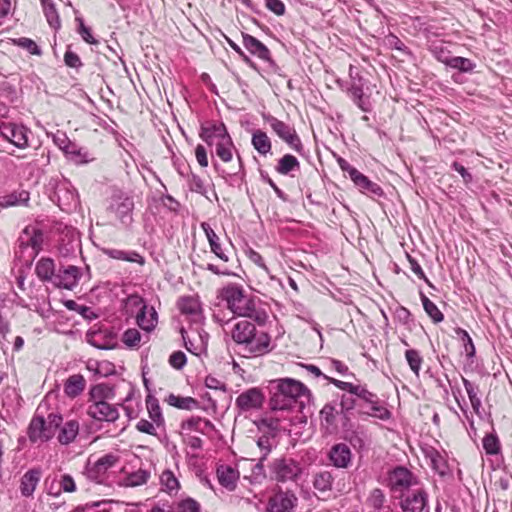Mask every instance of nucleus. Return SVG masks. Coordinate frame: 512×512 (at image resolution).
<instances>
[{
    "label": "nucleus",
    "instance_id": "obj_64",
    "mask_svg": "<svg viewBox=\"0 0 512 512\" xmlns=\"http://www.w3.org/2000/svg\"><path fill=\"white\" fill-rule=\"evenodd\" d=\"M265 6L277 16L284 15L286 11L285 4L281 0H265Z\"/></svg>",
    "mask_w": 512,
    "mask_h": 512
},
{
    "label": "nucleus",
    "instance_id": "obj_44",
    "mask_svg": "<svg viewBox=\"0 0 512 512\" xmlns=\"http://www.w3.org/2000/svg\"><path fill=\"white\" fill-rule=\"evenodd\" d=\"M405 359L412 372L418 377L423 363V358L419 351L415 349H407L405 351Z\"/></svg>",
    "mask_w": 512,
    "mask_h": 512
},
{
    "label": "nucleus",
    "instance_id": "obj_47",
    "mask_svg": "<svg viewBox=\"0 0 512 512\" xmlns=\"http://www.w3.org/2000/svg\"><path fill=\"white\" fill-rule=\"evenodd\" d=\"M252 144L254 148L260 153V154H267L271 149V143L267 135L259 130L257 133L253 134L252 137Z\"/></svg>",
    "mask_w": 512,
    "mask_h": 512
},
{
    "label": "nucleus",
    "instance_id": "obj_25",
    "mask_svg": "<svg viewBox=\"0 0 512 512\" xmlns=\"http://www.w3.org/2000/svg\"><path fill=\"white\" fill-rule=\"evenodd\" d=\"M462 382L465 387L466 393L468 395V398L470 400L472 409L476 415L479 417H482L481 407L482 402L479 396L480 390L479 386L470 380L462 377Z\"/></svg>",
    "mask_w": 512,
    "mask_h": 512
},
{
    "label": "nucleus",
    "instance_id": "obj_48",
    "mask_svg": "<svg viewBox=\"0 0 512 512\" xmlns=\"http://www.w3.org/2000/svg\"><path fill=\"white\" fill-rule=\"evenodd\" d=\"M125 308L129 314H134L137 312H142L149 308L143 298L137 294H132L128 296L125 300Z\"/></svg>",
    "mask_w": 512,
    "mask_h": 512
},
{
    "label": "nucleus",
    "instance_id": "obj_46",
    "mask_svg": "<svg viewBox=\"0 0 512 512\" xmlns=\"http://www.w3.org/2000/svg\"><path fill=\"white\" fill-rule=\"evenodd\" d=\"M178 308L183 314L196 315L200 311V304L193 297H182L178 302Z\"/></svg>",
    "mask_w": 512,
    "mask_h": 512
},
{
    "label": "nucleus",
    "instance_id": "obj_3",
    "mask_svg": "<svg viewBox=\"0 0 512 512\" xmlns=\"http://www.w3.org/2000/svg\"><path fill=\"white\" fill-rule=\"evenodd\" d=\"M62 424V416L50 413L47 418L35 415L28 427V437L32 443H43L52 439Z\"/></svg>",
    "mask_w": 512,
    "mask_h": 512
},
{
    "label": "nucleus",
    "instance_id": "obj_27",
    "mask_svg": "<svg viewBox=\"0 0 512 512\" xmlns=\"http://www.w3.org/2000/svg\"><path fill=\"white\" fill-rule=\"evenodd\" d=\"M136 321L138 326L147 332L152 331L158 322L157 312L154 307H149L142 312H137Z\"/></svg>",
    "mask_w": 512,
    "mask_h": 512
},
{
    "label": "nucleus",
    "instance_id": "obj_36",
    "mask_svg": "<svg viewBox=\"0 0 512 512\" xmlns=\"http://www.w3.org/2000/svg\"><path fill=\"white\" fill-rule=\"evenodd\" d=\"M166 402L173 407L183 410H193L198 407V401L192 397H182L170 394L166 398Z\"/></svg>",
    "mask_w": 512,
    "mask_h": 512
},
{
    "label": "nucleus",
    "instance_id": "obj_4",
    "mask_svg": "<svg viewBox=\"0 0 512 512\" xmlns=\"http://www.w3.org/2000/svg\"><path fill=\"white\" fill-rule=\"evenodd\" d=\"M199 136L223 162L232 160L235 146L227 130H201Z\"/></svg>",
    "mask_w": 512,
    "mask_h": 512
},
{
    "label": "nucleus",
    "instance_id": "obj_16",
    "mask_svg": "<svg viewBox=\"0 0 512 512\" xmlns=\"http://www.w3.org/2000/svg\"><path fill=\"white\" fill-rule=\"evenodd\" d=\"M118 461V456L106 454L99 458L92 466L88 468V477L96 482H102L106 472L112 468Z\"/></svg>",
    "mask_w": 512,
    "mask_h": 512
},
{
    "label": "nucleus",
    "instance_id": "obj_6",
    "mask_svg": "<svg viewBox=\"0 0 512 512\" xmlns=\"http://www.w3.org/2000/svg\"><path fill=\"white\" fill-rule=\"evenodd\" d=\"M271 479L278 483L296 482L302 474L299 462L289 457H279L269 464Z\"/></svg>",
    "mask_w": 512,
    "mask_h": 512
},
{
    "label": "nucleus",
    "instance_id": "obj_13",
    "mask_svg": "<svg viewBox=\"0 0 512 512\" xmlns=\"http://www.w3.org/2000/svg\"><path fill=\"white\" fill-rule=\"evenodd\" d=\"M427 503L428 495L423 489L407 491L400 495L399 505L402 512H422Z\"/></svg>",
    "mask_w": 512,
    "mask_h": 512
},
{
    "label": "nucleus",
    "instance_id": "obj_54",
    "mask_svg": "<svg viewBox=\"0 0 512 512\" xmlns=\"http://www.w3.org/2000/svg\"><path fill=\"white\" fill-rule=\"evenodd\" d=\"M264 461L259 457L258 462L253 466L250 476L252 484H261L267 478Z\"/></svg>",
    "mask_w": 512,
    "mask_h": 512
},
{
    "label": "nucleus",
    "instance_id": "obj_15",
    "mask_svg": "<svg viewBox=\"0 0 512 512\" xmlns=\"http://www.w3.org/2000/svg\"><path fill=\"white\" fill-rule=\"evenodd\" d=\"M264 401L263 393L258 388H250L242 392L236 398V406L242 411H249L258 409L262 406Z\"/></svg>",
    "mask_w": 512,
    "mask_h": 512
},
{
    "label": "nucleus",
    "instance_id": "obj_55",
    "mask_svg": "<svg viewBox=\"0 0 512 512\" xmlns=\"http://www.w3.org/2000/svg\"><path fill=\"white\" fill-rule=\"evenodd\" d=\"M483 448L488 455H496L500 451V441L495 434H487L483 438Z\"/></svg>",
    "mask_w": 512,
    "mask_h": 512
},
{
    "label": "nucleus",
    "instance_id": "obj_23",
    "mask_svg": "<svg viewBox=\"0 0 512 512\" xmlns=\"http://www.w3.org/2000/svg\"><path fill=\"white\" fill-rule=\"evenodd\" d=\"M115 397V389L106 383L93 385L88 393V404L95 402H108Z\"/></svg>",
    "mask_w": 512,
    "mask_h": 512
},
{
    "label": "nucleus",
    "instance_id": "obj_49",
    "mask_svg": "<svg viewBox=\"0 0 512 512\" xmlns=\"http://www.w3.org/2000/svg\"><path fill=\"white\" fill-rule=\"evenodd\" d=\"M274 438L275 437H272L270 435L262 434L256 440V445H257V447L259 448V450L261 452V456L260 457L262 458V460H266L267 459L268 455L272 451V448L275 446L274 445Z\"/></svg>",
    "mask_w": 512,
    "mask_h": 512
},
{
    "label": "nucleus",
    "instance_id": "obj_41",
    "mask_svg": "<svg viewBox=\"0 0 512 512\" xmlns=\"http://www.w3.org/2000/svg\"><path fill=\"white\" fill-rule=\"evenodd\" d=\"M299 161L291 154H286L279 159L276 170L278 173L287 175L296 168H299Z\"/></svg>",
    "mask_w": 512,
    "mask_h": 512
},
{
    "label": "nucleus",
    "instance_id": "obj_38",
    "mask_svg": "<svg viewBox=\"0 0 512 512\" xmlns=\"http://www.w3.org/2000/svg\"><path fill=\"white\" fill-rule=\"evenodd\" d=\"M55 194L58 198V206L62 210H69L71 206L76 205L78 202L77 195L63 187H58Z\"/></svg>",
    "mask_w": 512,
    "mask_h": 512
},
{
    "label": "nucleus",
    "instance_id": "obj_60",
    "mask_svg": "<svg viewBox=\"0 0 512 512\" xmlns=\"http://www.w3.org/2000/svg\"><path fill=\"white\" fill-rule=\"evenodd\" d=\"M141 340V334L137 329H128L123 333L122 341L128 347L138 346Z\"/></svg>",
    "mask_w": 512,
    "mask_h": 512
},
{
    "label": "nucleus",
    "instance_id": "obj_53",
    "mask_svg": "<svg viewBox=\"0 0 512 512\" xmlns=\"http://www.w3.org/2000/svg\"><path fill=\"white\" fill-rule=\"evenodd\" d=\"M160 481L163 487H165L166 491L172 493L173 491H178L180 484L176 476L171 470H165L162 472L160 476Z\"/></svg>",
    "mask_w": 512,
    "mask_h": 512
},
{
    "label": "nucleus",
    "instance_id": "obj_33",
    "mask_svg": "<svg viewBox=\"0 0 512 512\" xmlns=\"http://www.w3.org/2000/svg\"><path fill=\"white\" fill-rule=\"evenodd\" d=\"M353 183L360 189L363 193H370L376 196H381L383 194L382 188L377 184L368 179L361 172L356 176L353 180Z\"/></svg>",
    "mask_w": 512,
    "mask_h": 512
},
{
    "label": "nucleus",
    "instance_id": "obj_9",
    "mask_svg": "<svg viewBox=\"0 0 512 512\" xmlns=\"http://www.w3.org/2000/svg\"><path fill=\"white\" fill-rule=\"evenodd\" d=\"M43 241V232L36 227L28 226L18 239V248L22 254L30 249L29 257L35 258L42 249Z\"/></svg>",
    "mask_w": 512,
    "mask_h": 512
},
{
    "label": "nucleus",
    "instance_id": "obj_58",
    "mask_svg": "<svg viewBox=\"0 0 512 512\" xmlns=\"http://www.w3.org/2000/svg\"><path fill=\"white\" fill-rule=\"evenodd\" d=\"M456 334L461 338L464 343L465 352L468 357H473L475 355V346L473 344L472 338L468 334V332L462 328L456 329Z\"/></svg>",
    "mask_w": 512,
    "mask_h": 512
},
{
    "label": "nucleus",
    "instance_id": "obj_42",
    "mask_svg": "<svg viewBox=\"0 0 512 512\" xmlns=\"http://www.w3.org/2000/svg\"><path fill=\"white\" fill-rule=\"evenodd\" d=\"M333 477L330 472L323 471L315 475L313 486L320 492L330 491L332 489Z\"/></svg>",
    "mask_w": 512,
    "mask_h": 512
},
{
    "label": "nucleus",
    "instance_id": "obj_12",
    "mask_svg": "<svg viewBox=\"0 0 512 512\" xmlns=\"http://www.w3.org/2000/svg\"><path fill=\"white\" fill-rule=\"evenodd\" d=\"M86 413L96 421L108 423H114L120 416L117 407L108 402L89 403Z\"/></svg>",
    "mask_w": 512,
    "mask_h": 512
},
{
    "label": "nucleus",
    "instance_id": "obj_10",
    "mask_svg": "<svg viewBox=\"0 0 512 512\" xmlns=\"http://www.w3.org/2000/svg\"><path fill=\"white\" fill-rule=\"evenodd\" d=\"M388 483L392 491L402 494L417 485L418 480L410 470L403 466H397L389 473Z\"/></svg>",
    "mask_w": 512,
    "mask_h": 512
},
{
    "label": "nucleus",
    "instance_id": "obj_18",
    "mask_svg": "<svg viewBox=\"0 0 512 512\" xmlns=\"http://www.w3.org/2000/svg\"><path fill=\"white\" fill-rule=\"evenodd\" d=\"M244 47L254 56L263 61H271V52L266 45L254 36L242 33Z\"/></svg>",
    "mask_w": 512,
    "mask_h": 512
},
{
    "label": "nucleus",
    "instance_id": "obj_51",
    "mask_svg": "<svg viewBox=\"0 0 512 512\" xmlns=\"http://www.w3.org/2000/svg\"><path fill=\"white\" fill-rule=\"evenodd\" d=\"M258 429L262 434H267L276 437L279 429V420L274 418L261 419L257 423Z\"/></svg>",
    "mask_w": 512,
    "mask_h": 512
},
{
    "label": "nucleus",
    "instance_id": "obj_39",
    "mask_svg": "<svg viewBox=\"0 0 512 512\" xmlns=\"http://www.w3.org/2000/svg\"><path fill=\"white\" fill-rule=\"evenodd\" d=\"M150 478V472L145 469H138L130 474H128L124 480L123 484L126 487H136L143 484H146Z\"/></svg>",
    "mask_w": 512,
    "mask_h": 512
},
{
    "label": "nucleus",
    "instance_id": "obj_57",
    "mask_svg": "<svg viewBox=\"0 0 512 512\" xmlns=\"http://www.w3.org/2000/svg\"><path fill=\"white\" fill-rule=\"evenodd\" d=\"M370 507L373 509L379 511L383 508L384 502H385V495L384 492L379 489L375 488L371 491L368 499H367Z\"/></svg>",
    "mask_w": 512,
    "mask_h": 512
},
{
    "label": "nucleus",
    "instance_id": "obj_21",
    "mask_svg": "<svg viewBox=\"0 0 512 512\" xmlns=\"http://www.w3.org/2000/svg\"><path fill=\"white\" fill-rule=\"evenodd\" d=\"M80 425L75 419L62 421V424L57 429L58 435L57 440L61 445H69L73 443L79 434Z\"/></svg>",
    "mask_w": 512,
    "mask_h": 512
},
{
    "label": "nucleus",
    "instance_id": "obj_35",
    "mask_svg": "<svg viewBox=\"0 0 512 512\" xmlns=\"http://www.w3.org/2000/svg\"><path fill=\"white\" fill-rule=\"evenodd\" d=\"M349 95L351 96L354 103L362 110L369 111L371 108V103L369 98L364 94L363 89L358 84L354 83L348 90Z\"/></svg>",
    "mask_w": 512,
    "mask_h": 512
},
{
    "label": "nucleus",
    "instance_id": "obj_45",
    "mask_svg": "<svg viewBox=\"0 0 512 512\" xmlns=\"http://www.w3.org/2000/svg\"><path fill=\"white\" fill-rule=\"evenodd\" d=\"M213 424L201 417H191L182 423V428L185 430H195L204 433L206 428H212Z\"/></svg>",
    "mask_w": 512,
    "mask_h": 512
},
{
    "label": "nucleus",
    "instance_id": "obj_22",
    "mask_svg": "<svg viewBox=\"0 0 512 512\" xmlns=\"http://www.w3.org/2000/svg\"><path fill=\"white\" fill-rule=\"evenodd\" d=\"M329 459L335 467L347 468L351 462V450L344 443L336 444L329 452Z\"/></svg>",
    "mask_w": 512,
    "mask_h": 512
},
{
    "label": "nucleus",
    "instance_id": "obj_14",
    "mask_svg": "<svg viewBox=\"0 0 512 512\" xmlns=\"http://www.w3.org/2000/svg\"><path fill=\"white\" fill-rule=\"evenodd\" d=\"M80 277V269L77 266L68 265L59 269L53 280V284L58 288L72 290L77 286Z\"/></svg>",
    "mask_w": 512,
    "mask_h": 512
},
{
    "label": "nucleus",
    "instance_id": "obj_56",
    "mask_svg": "<svg viewBox=\"0 0 512 512\" xmlns=\"http://www.w3.org/2000/svg\"><path fill=\"white\" fill-rule=\"evenodd\" d=\"M337 410L336 406L332 403H327L320 411V418L322 422H325L327 426L335 424Z\"/></svg>",
    "mask_w": 512,
    "mask_h": 512
},
{
    "label": "nucleus",
    "instance_id": "obj_1",
    "mask_svg": "<svg viewBox=\"0 0 512 512\" xmlns=\"http://www.w3.org/2000/svg\"><path fill=\"white\" fill-rule=\"evenodd\" d=\"M231 337L238 347V353L246 358L260 357L272 350L270 335L258 332L256 326L248 320L236 322Z\"/></svg>",
    "mask_w": 512,
    "mask_h": 512
},
{
    "label": "nucleus",
    "instance_id": "obj_59",
    "mask_svg": "<svg viewBox=\"0 0 512 512\" xmlns=\"http://www.w3.org/2000/svg\"><path fill=\"white\" fill-rule=\"evenodd\" d=\"M174 512H200V504L192 498L180 501Z\"/></svg>",
    "mask_w": 512,
    "mask_h": 512
},
{
    "label": "nucleus",
    "instance_id": "obj_24",
    "mask_svg": "<svg viewBox=\"0 0 512 512\" xmlns=\"http://www.w3.org/2000/svg\"><path fill=\"white\" fill-rule=\"evenodd\" d=\"M86 387V380L81 374L69 376L64 383V393L69 398H76Z\"/></svg>",
    "mask_w": 512,
    "mask_h": 512
},
{
    "label": "nucleus",
    "instance_id": "obj_28",
    "mask_svg": "<svg viewBox=\"0 0 512 512\" xmlns=\"http://www.w3.org/2000/svg\"><path fill=\"white\" fill-rule=\"evenodd\" d=\"M201 228L203 229L206 237H207V240L209 242V245H210V248H211V251L218 257L220 258L221 260L227 262L228 261V256L223 252L222 248H221V245H220V242H219V237L217 236V234L215 233V231L211 228V226L206 223V222H203L201 224Z\"/></svg>",
    "mask_w": 512,
    "mask_h": 512
},
{
    "label": "nucleus",
    "instance_id": "obj_17",
    "mask_svg": "<svg viewBox=\"0 0 512 512\" xmlns=\"http://www.w3.org/2000/svg\"><path fill=\"white\" fill-rule=\"evenodd\" d=\"M305 406L304 402H296L281 392L277 391L270 399V407L273 411H297L302 412Z\"/></svg>",
    "mask_w": 512,
    "mask_h": 512
},
{
    "label": "nucleus",
    "instance_id": "obj_50",
    "mask_svg": "<svg viewBox=\"0 0 512 512\" xmlns=\"http://www.w3.org/2000/svg\"><path fill=\"white\" fill-rule=\"evenodd\" d=\"M280 138L290 145L291 148L300 152L303 148L302 143L296 130H276Z\"/></svg>",
    "mask_w": 512,
    "mask_h": 512
},
{
    "label": "nucleus",
    "instance_id": "obj_8",
    "mask_svg": "<svg viewBox=\"0 0 512 512\" xmlns=\"http://www.w3.org/2000/svg\"><path fill=\"white\" fill-rule=\"evenodd\" d=\"M298 501L294 491L277 487L267 499L265 512H295Z\"/></svg>",
    "mask_w": 512,
    "mask_h": 512
},
{
    "label": "nucleus",
    "instance_id": "obj_5",
    "mask_svg": "<svg viewBox=\"0 0 512 512\" xmlns=\"http://www.w3.org/2000/svg\"><path fill=\"white\" fill-rule=\"evenodd\" d=\"M355 395L358 396L359 415L371 416L380 420H388L391 412L381 404L378 396L366 387L359 386Z\"/></svg>",
    "mask_w": 512,
    "mask_h": 512
},
{
    "label": "nucleus",
    "instance_id": "obj_63",
    "mask_svg": "<svg viewBox=\"0 0 512 512\" xmlns=\"http://www.w3.org/2000/svg\"><path fill=\"white\" fill-rule=\"evenodd\" d=\"M61 492L72 493L76 491V484L74 479L69 474H63L59 481Z\"/></svg>",
    "mask_w": 512,
    "mask_h": 512
},
{
    "label": "nucleus",
    "instance_id": "obj_62",
    "mask_svg": "<svg viewBox=\"0 0 512 512\" xmlns=\"http://www.w3.org/2000/svg\"><path fill=\"white\" fill-rule=\"evenodd\" d=\"M136 429L139 432L155 436L157 434L156 424L153 421H148L146 419H140L136 424Z\"/></svg>",
    "mask_w": 512,
    "mask_h": 512
},
{
    "label": "nucleus",
    "instance_id": "obj_20",
    "mask_svg": "<svg viewBox=\"0 0 512 512\" xmlns=\"http://www.w3.org/2000/svg\"><path fill=\"white\" fill-rule=\"evenodd\" d=\"M41 470L33 468L23 474L20 480V492L24 497H31L41 479Z\"/></svg>",
    "mask_w": 512,
    "mask_h": 512
},
{
    "label": "nucleus",
    "instance_id": "obj_40",
    "mask_svg": "<svg viewBox=\"0 0 512 512\" xmlns=\"http://www.w3.org/2000/svg\"><path fill=\"white\" fill-rule=\"evenodd\" d=\"M420 298L423 304V308L427 315L432 319L434 323H440L444 319L443 313L438 309L435 303H433L423 292H420Z\"/></svg>",
    "mask_w": 512,
    "mask_h": 512
},
{
    "label": "nucleus",
    "instance_id": "obj_19",
    "mask_svg": "<svg viewBox=\"0 0 512 512\" xmlns=\"http://www.w3.org/2000/svg\"><path fill=\"white\" fill-rule=\"evenodd\" d=\"M216 473L221 486L230 492L236 489L240 477V473L236 468L230 465H220Z\"/></svg>",
    "mask_w": 512,
    "mask_h": 512
},
{
    "label": "nucleus",
    "instance_id": "obj_2",
    "mask_svg": "<svg viewBox=\"0 0 512 512\" xmlns=\"http://www.w3.org/2000/svg\"><path fill=\"white\" fill-rule=\"evenodd\" d=\"M223 296L233 314L250 318L258 324H264L267 321L266 311L258 307L255 297L246 293L241 286L228 285L223 290Z\"/></svg>",
    "mask_w": 512,
    "mask_h": 512
},
{
    "label": "nucleus",
    "instance_id": "obj_37",
    "mask_svg": "<svg viewBox=\"0 0 512 512\" xmlns=\"http://www.w3.org/2000/svg\"><path fill=\"white\" fill-rule=\"evenodd\" d=\"M146 407L149 413L150 419L156 424V426H161L164 423V418L159 406L158 399L153 395L149 394L146 397Z\"/></svg>",
    "mask_w": 512,
    "mask_h": 512
},
{
    "label": "nucleus",
    "instance_id": "obj_61",
    "mask_svg": "<svg viewBox=\"0 0 512 512\" xmlns=\"http://www.w3.org/2000/svg\"><path fill=\"white\" fill-rule=\"evenodd\" d=\"M187 358L182 351L173 352L169 357V364L177 369H182L186 364Z\"/></svg>",
    "mask_w": 512,
    "mask_h": 512
},
{
    "label": "nucleus",
    "instance_id": "obj_34",
    "mask_svg": "<svg viewBox=\"0 0 512 512\" xmlns=\"http://www.w3.org/2000/svg\"><path fill=\"white\" fill-rule=\"evenodd\" d=\"M12 45L20 47L28 52L31 56L41 57L43 55V51L40 46L31 38L28 37H20V38H12L10 39Z\"/></svg>",
    "mask_w": 512,
    "mask_h": 512
},
{
    "label": "nucleus",
    "instance_id": "obj_52",
    "mask_svg": "<svg viewBox=\"0 0 512 512\" xmlns=\"http://www.w3.org/2000/svg\"><path fill=\"white\" fill-rule=\"evenodd\" d=\"M446 64L461 72H470L475 67V64L470 59L459 56L451 57L447 60Z\"/></svg>",
    "mask_w": 512,
    "mask_h": 512
},
{
    "label": "nucleus",
    "instance_id": "obj_30",
    "mask_svg": "<svg viewBox=\"0 0 512 512\" xmlns=\"http://www.w3.org/2000/svg\"><path fill=\"white\" fill-rule=\"evenodd\" d=\"M425 458L429 460V463L434 471L440 475H445L447 465L444 457L433 447L426 448L424 450Z\"/></svg>",
    "mask_w": 512,
    "mask_h": 512
},
{
    "label": "nucleus",
    "instance_id": "obj_43",
    "mask_svg": "<svg viewBox=\"0 0 512 512\" xmlns=\"http://www.w3.org/2000/svg\"><path fill=\"white\" fill-rule=\"evenodd\" d=\"M341 411L344 416L347 418V415L350 411L356 410L359 414V402L358 396L353 393H345L341 397L340 401Z\"/></svg>",
    "mask_w": 512,
    "mask_h": 512
},
{
    "label": "nucleus",
    "instance_id": "obj_26",
    "mask_svg": "<svg viewBox=\"0 0 512 512\" xmlns=\"http://www.w3.org/2000/svg\"><path fill=\"white\" fill-rule=\"evenodd\" d=\"M103 253L108 257L116 260L138 263L140 265H144L145 263L143 256H141L136 251H124L119 249L104 248Z\"/></svg>",
    "mask_w": 512,
    "mask_h": 512
},
{
    "label": "nucleus",
    "instance_id": "obj_11",
    "mask_svg": "<svg viewBox=\"0 0 512 512\" xmlns=\"http://www.w3.org/2000/svg\"><path fill=\"white\" fill-rule=\"evenodd\" d=\"M277 391L293 400H296V402L305 403V400L309 401L311 396L310 391L303 383L291 378L279 380Z\"/></svg>",
    "mask_w": 512,
    "mask_h": 512
},
{
    "label": "nucleus",
    "instance_id": "obj_31",
    "mask_svg": "<svg viewBox=\"0 0 512 512\" xmlns=\"http://www.w3.org/2000/svg\"><path fill=\"white\" fill-rule=\"evenodd\" d=\"M27 132L28 130H0V137H3L18 148H24L28 145Z\"/></svg>",
    "mask_w": 512,
    "mask_h": 512
},
{
    "label": "nucleus",
    "instance_id": "obj_7",
    "mask_svg": "<svg viewBox=\"0 0 512 512\" xmlns=\"http://www.w3.org/2000/svg\"><path fill=\"white\" fill-rule=\"evenodd\" d=\"M133 210V198L123 192L114 193L107 207V212L125 227H129L133 222Z\"/></svg>",
    "mask_w": 512,
    "mask_h": 512
},
{
    "label": "nucleus",
    "instance_id": "obj_29",
    "mask_svg": "<svg viewBox=\"0 0 512 512\" xmlns=\"http://www.w3.org/2000/svg\"><path fill=\"white\" fill-rule=\"evenodd\" d=\"M35 271H36L37 276L41 280L51 281L53 283V280L56 276L55 263H54L53 259L41 258L36 264Z\"/></svg>",
    "mask_w": 512,
    "mask_h": 512
},
{
    "label": "nucleus",
    "instance_id": "obj_32",
    "mask_svg": "<svg viewBox=\"0 0 512 512\" xmlns=\"http://www.w3.org/2000/svg\"><path fill=\"white\" fill-rule=\"evenodd\" d=\"M30 199V194L28 191L20 190L13 191L10 194H7L2 197L0 205L3 207L10 206H19V205H27Z\"/></svg>",
    "mask_w": 512,
    "mask_h": 512
}]
</instances>
